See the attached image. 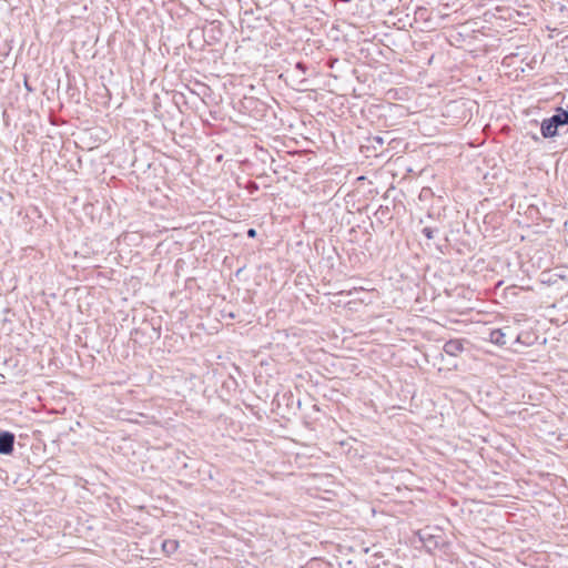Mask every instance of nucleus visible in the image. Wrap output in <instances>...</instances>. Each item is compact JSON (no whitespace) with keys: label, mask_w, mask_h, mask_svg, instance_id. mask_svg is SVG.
Here are the masks:
<instances>
[{"label":"nucleus","mask_w":568,"mask_h":568,"mask_svg":"<svg viewBox=\"0 0 568 568\" xmlns=\"http://www.w3.org/2000/svg\"><path fill=\"white\" fill-rule=\"evenodd\" d=\"M562 125H568V111L558 108L552 116L541 122V135L544 138H554L557 135L558 129Z\"/></svg>","instance_id":"obj_1"},{"label":"nucleus","mask_w":568,"mask_h":568,"mask_svg":"<svg viewBox=\"0 0 568 568\" xmlns=\"http://www.w3.org/2000/svg\"><path fill=\"white\" fill-rule=\"evenodd\" d=\"M16 436L8 430H0V455H10L14 449Z\"/></svg>","instance_id":"obj_2"},{"label":"nucleus","mask_w":568,"mask_h":568,"mask_svg":"<svg viewBox=\"0 0 568 568\" xmlns=\"http://www.w3.org/2000/svg\"><path fill=\"white\" fill-rule=\"evenodd\" d=\"M509 332V327L491 329L489 332V341L498 346H506L510 339L508 336Z\"/></svg>","instance_id":"obj_3"},{"label":"nucleus","mask_w":568,"mask_h":568,"mask_svg":"<svg viewBox=\"0 0 568 568\" xmlns=\"http://www.w3.org/2000/svg\"><path fill=\"white\" fill-rule=\"evenodd\" d=\"M308 70V67L306 63L300 61L295 63L294 69L292 71H287L291 73V77L294 81H296L298 84H304L307 82L306 79V72Z\"/></svg>","instance_id":"obj_4"},{"label":"nucleus","mask_w":568,"mask_h":568,"mask_svg":"<svg viewBox=\"0 0 568 568\" xmlns=\"http://www.w3.org/2000/svg\"><path fill=\"white\" fill-rule=\"evenodd\" d=\"M443 349L449 356H458L464 351V344L460 339H449L444 344Z\"/></svg>","instance_id":"obj_5"},{"label":"nucleus","mask_w":568,"mask_h":568,"mask_svg":"<svg viewBox=\"0 0 568 568\" xmlns=\"http://www.w3.org/2000/svg\"><path fill=\"white\" fill-rule=\"evenodd\" d=\"M422 539L424 540L427 548L430 550L437 548L440 544V534L433 535L429 531L422 534Z\"/></svg>","instance_id":"obj_6"},{"label":"nucleus","mask_w":568,"mask_h":568,"mask_svg":"<svg viewBox=\"0 0 568 568\" xmlns=\"http://www.w3.org/2000/svg\"><path fill=\"white\" fill-rule=\"evenodd\" d=\"M179 549V541L175 540V539H166L163 541L162 544V550L166 554V555H171V554H174Z\"/></svg>","instance_id":"obj_7"},{"label":"nucleus","mask_w":568,"mask_h":568,"mask_svg":"<svg viewBox=\"0 0 568 568\" xmlns=\"http://www.w3.org/2000/svg\"><path fill=\"white\" fill-rule=\"evenodd\" d=\"M434 232H435V230H434V229H432V227H428V226H427V227H424V229H423V231H422V233L424 234V236H425L426 239H428V240H432V239L434 237Z\"/></svg>","instance_id":"obj_8"},{"label":"nucleus","mask_w":568,"mask_h":568,"mask_svg":"<svg viewBox=\"0 0 568 568\" xmlns=\"http://www.w3.org/2000/svg\"><path fill=\"white\" fill-rule=\"evenodd\" d=\"M248 237H255L256 236V230L255 229H248L246 232Z\"/></svg>","instance_id":"obj_9"},{"label":"nucleus","mask_w":568,"mask_h":568,"mask_svg":"<svg viewBox=\"0 0 568 568\" xmlns=\"http://www.w3.org/2000/svg\"><path fill=\"white\" fill-rule=\"evenodd\" d=\"M458 105H459L458 101H453V102H450V104L448 106L457 109Z\"/></svg>","instance_id":"obj_10"},{"label":"nucleus","mask_w":568,"mask_h":568,"mask_svg":"<svg viewBox=\"0 0 568 568\" xmlns=\"http://www.w3.org/2000/svg\"><path fill=\"white\" fill-rule=\"evenodd\" d=\"M24 85H26V89H27L28 91H32V89H31V87L29 85L28 81H26V82H24Z\"/></svg>","instance_id":"obj_11"},{"label":"nucleus","mask_w":568,"mask_h":568,"mask_svg":"<svg viewBox=\"0 0 568 568\" xmlns=\"http://www.w3.org/2000/svg\"><path fill=\"white\" fill-rule=\"evenodd\" d=\"M375 140H376V142H378L381 144L383 143V138H381V136H376Z\"/></svg>","instance_id":"obj_12"}]
</instances>
